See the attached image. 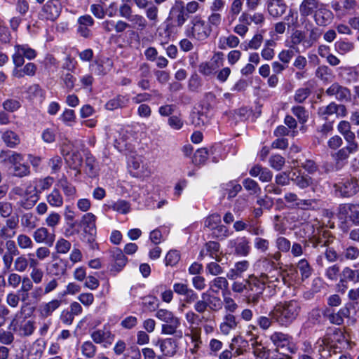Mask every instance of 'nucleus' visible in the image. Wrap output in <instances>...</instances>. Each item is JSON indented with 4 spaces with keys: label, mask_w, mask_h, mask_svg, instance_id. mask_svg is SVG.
Instances as JSON below:
<instances>
[{
    "label": "nucleus",
    "mask_w": 359,
    "mask_h": 359,
    "mask_svg": "<svg viewBox=\"0 0 359 359\" xmlns=\"http://www.w3.org/2000/svg\"><path fill=\"white\" fill-rule=\"evenodd\" d=\"M300 305L295 300L285 301L277 304L269 312V316L282 326H288L298 316Z\"/></svg>",
    "instance_id": "f257e3e1"
},
{
    "label": "nucleus",
    "mask_w": 359,
    "mask_h": 359,
    "mask_svg": "<svg viewBox=\"0 0 359 359\" xmlns=\"http://www.w3.org/2000/svg\"><path fill=\"white\" fill-rule=\"evenodd\" d=\"M212 32V28L201 16L191 18L187 27L185 34L187 37L202 41L207 39Z\"/></svg>",
    "instance_id": "f03ea898"
},
{
    "label": "nucleus",
    "mask_w": 359,
    "mask_h": 359,
    "mask_svg": "<svg viewBox=\"0 0 359 359\" xmlns=\"http://www.w3.org/2000/svg\"><path fill=\"white\" fill-rule=\"evenodd\" d=\"M155 316L161 321L165 323L162 325V334L172 335L176 333L177 330L180 327L181 323L180 319L175 316L174 313L164 309H158Z\"/></svg>",
    "instance_id": "7ed1b4c3"
},
{
    "label": "nucleus",
    "mask_w": 359,
    "mask_h": 359,
    "mask_svg": "<svg viewBox=\"0 0 359 359\" xmlns=\"http://www.w3.org/2000/svg\"><path fill=\"white\" fill-rule=\"evenodd\" d=\"M222 308V302L215 296H212L207 292L201 294V299L196 302L194 310L198 313H204L207 310L217 312Z\"/></svg>",
    "instance_id": "20e7f679"
},
{
    "label": "nucleus",
    "mask_w": 359,
    "mask_h": 359,
    "mask_svg": "<svg viewBox=\"0 0 359 359\" xmlns=\"http://www.w3.org/2000/svg\"><path fill=\"white\" fill-rule=\"evenodd\" d=\"M137 8L144 10L151 27H156L159 22V8L151 0H133Z\"/></svg>",
    "instance_id": "39448f33"
},
{
    "label": "nucleus",
    "mask_w": 359,
    "mask_h": 359,
    "mask_svg": "<svg viewBox=\"0 0 359 359\" xmlns=\"http://www.w3.org/2000/svg\"><path fill=\"white\" fill-rule=\"evenodd\" d=\"M36 56V52L31 48L28 45H15L14 46V53L12 55V60L15 66L22 67L25 63L24 58L32 60Z\"/></svg>",
    "instance_id": "423d86ee"
},
{
    "label": "nucleus",
    "mask_w": 359,
    "mask_h": 359,
    "mask_svg": "<svg viewBox=\"0 0 359 359\" xmlns=\"http://www.w3.org/2000/svg\"><path fill=\"white\" fill-rule=\"evenodd\" d=\"M325 94L334 97L341 102H348L351 100V93L349 88L340 85L337 82L333 83L327 90Z\"/></svg>",
    "instance_id": "0eeeda50"
},
{
    "label": "nucleus",
    "mask_w": 359,
    "mask_h": 359,
    "mask_svg": "<svg viewBox=\"0 0 359 359\" xmlns=\"http://www.w3.org/2000/svg\"><path fill=\"white\" fill-rule=\"evenodd\" d=\"M8 328L13 332L24 337L31 335L34 330V323L32 321L25 319L21 320L17 317L11 320Z\"/></svg>",
    "instance_id": "6e6552de"
},
{
    "label": "nucleus",
    "mask_w": 359,
    "mask_h": 359,
    "mask_svg": "<svg viewBox=\"0 0 359 359\" xmlns=\"http://www.w3.org/2000/svg\"><path fill=\"white\" fill-rule=\"evenodd\" d=\"M318 114L323 119H327L330 116L335 114L337 117H345L347 114V109L345 105L330 102L326 106L320 107L318 110Z\"/></svg>",
    "instance_id": "1a4fd4ad"
},
{
    "label": "nucleus",
    "mask_w": 359,
    "mask_h": 359,
    "mask_svg": "<svg viewBox=\"0 0 359 359\" xmlns=\"http://www.w3.org/2000/svg\"><path fill=\"white\" fill-rule=\"evenodd\" d=\"M32 237L35 243L51 247L55 243L56 236L54 232H50L46 227L41 226L34 230Z\"/></svg>",
    "instance_id": "9d476101"
},
{
    "label": "nucleus",
    "mask_w": 359,
    "mask_h": 359,
    "mask_svg": "<svg viewBox=\"0 0 359 359\" xmlns=\"http://www.w3.org/2000/svg\"><path fill=\"white\" fill-rule=\"evenodd\" d=\"M284 199L287 203L291 204L293 207L302 210H309L313 208L316 203L315 199H301L293 192H287L284 196Z\"/></svg>",
    "instance_id": "9b49d317"
},
{
    "label": "nucleus",
    "mask_w": 359,
    "mask_h": 359,
    "mask_svg": "<svg viewBox=\"0 0 359 359\" xmlns=\"http://www.w3.org/2000/svg\"><path fill=\"white\" fill-rule=\"evenodd\" d=\"M22 197V198L18 202V205L26 210H29L36 205L40 196L38 194L37 187H34L32 190L27 187L25 191V195Z\"/></svg>",
    "instance_id": "f8f14e48"
},
{
    "label": "nucleus",
    "mask_w": 359,
    "mask_h": 359,
    "mask_svg": "<svg viewBox=\"0 0 359 359\" xmlns=\"http://www.w3.org/2000/svg\"><path fill=\"white\" fill-rule=\"evenodd\" d=\"M323 6L320 0H302L299 6V15L302 18L313 15Z\"/></svg>",
    "instance_id": "ddd939ff"
},
{
    "label": "nucleus",
    "mask_w": 359,
    "mask_h": 359,
    "mask_svg": "<svg viewBox=\"0 0 359 359\" xmlns=\"http://www.w3.org/2000/svg\"><path fill=\"white\" fill-rule=\"evenodd\" d=\"M238 323L239 321L234 315L232 313H226L224 316L219 324V332L222 335L227 336L231 331L237 328Z\"/></svg>",
    "instance_id": "4468645a"
},
{
    "label": "nucleus",
    "mask_w": 359,
    "mask_h": 359,
    "mask_svg": "<svg viewBox=\"0 0 359 359\" xmlns=\"http://www.w3.org/2000/svg\"><path fill=\"white\" fill-rule=\"evenodd\" d=\"M287 4L283 0H268L266 9L269 15L273 18L281 17L286 11Z\"/></svg>",
    "instance_id": "2eb2a0df"
},
{
    "label": "nucleus",
    "mask_w": 359,
    "mask_h": 359,
    "mask_svg": "<svg viewBox=\"0 0 359 359\" xmlns=\"http://www.w3.org/2000/svg\"><path fill=\"white\" fill-rule=\"evenodd\" d=\"M357 151V150L346 146L339 149L337 152L332 154V157L335 162L334 167L332 169H341L346 163V161L348 158L350 154Z\"/></svg>",
    "instance_id": "dca6fc26"
},
{
    "label": "nucleus",
    "mask_w": 359,
    "mask_h": 359,
    "mask_svg": "<svg viewBox=\"0 0 359 359\" xmlns=\"http://www.w3.org/2000/svg\"><path fill=\"white\" fill-rule=\"evenodd\" d=\"M60 4L58 0L48 1L43 6L42 13L45 18L49 20H55L60 14Z\"/></svg>",
    "instance_id": "f3484780"
},
{
    "label": "nucleus",
    "mask_w": 359,
    "mask_h": 359,
    "mask_svg": "<svg viewBox=\"0 0 359 359\" xmlns=\"http://www.w3.org/2000/svg\"><path fill=\"white\" fill-rule=\"evenodd\" d=\"M220 245L215 241H209L205 243L204 248L200 252V257H204L209 255L212 259L220 262H222V256L220 252Z\"/></svg>",
    "instance_id": "a211bd4d"
},
{
    "label": "nucleus",
    "mask_w": 359,
    "mask_h": 359,
    "mask_svg": "<svg viewBox=\"0 0 359 359\" xmlns=\"http://www.w3.org/2000/svg\"><path fill=\"white\" fill-rule=\"evenodd\" d=\"M39 219L31 212H24L20 215V222L25 231L35 230L38 226Z\"/></svg>",
    "instance_id": "6ab92c4d"
},
{
    "label": "nucleus",
    "mask_w": 359,
    "mask_h": 359,
    "mask_svg": "<svg viewBox=\"0 0 359 359\" xmlns=\"http://www.w3.org/2000/svg\"><path fill=\"white\" fill-rule=\"evenodd\" d=\"M111 253L113 262L111 266V271L119 272L126 266L128 262L127 258L123 255L122 250L118 248H114L111 250Z\"/></svg>",
    "instance_id": "aec40b11"
},
{
    "label": "nucleus",
    "mask_w": 359,
    "mask_h": 359,
    "mask_svg": "<svg viewBox=\"0 0 359 359\" xmlns=\"http://www.w3.org/2000/svg\"><path fill=\"white\" fill-rule=\"evenodd\" d=\"M171 12L172 13H176L175 17V22L177 27H182L189 18V15L184 10V4L181 0H177L175 1V6L172 8Z\"/></svg>",
    "instance_id": "412c9836"
},
{
    "label": "nucleus",
    "mask_w": 359,
    "mask_h": 359,
    "mask_svg": "<svg viewBox=\"0 0 359 359\" xmlns=\"http://www.w3.org/2000/svg\"><path fill=\"white\" fill-rule=\"evenodd\" d=\"M90 337L95 344L104 342L111 344L114 339V334L109 329L104 327L103 329L93 331L90 334Z\"/></svg>",
    "instance_id": "4be33fe9"
},
{
    "label": "nucleus",
    "mask_w": 359,
    "mask_h": 359,
    "mask_svg": "<svg viewBox=\"0 0 359 359\" xmlns=\"http://www.w3.org/2000/svg\"><path fill=\"white\" fill-rule=\"evenodd\" d=\"M265 289L264 280L254 276H250L247 279L245 294L263 293Z\"/></svg>",
    "instance_id": "5701e85b"
},
{
    "label": "nucleus",
    "mask_w": 359,
    "mask_h": 359,
    "mask_svg": "<svg viewBox=\"0 0 359 359\" xmlns=\"http://www.w3.org/2000/svg\"><path fill=\"white\" fill-rule=\"evenodd\" d=\"M252 177H259L260 181L269 182L272 180L273 173L267 168H263L259 165H254L249 171Z\"/></svg>",
    "instance_id": "b1692460"
},
{
    "label": "nucleus",
    "mask_w": 359,
    "mask_h": 359,
    "mask_svg": "<svg viewBox=\"0 0 359 359\" xmlns=\"http://www.w3.org/2000/svg\"><path fill=\"white\" fill-rule=\"evenodd\" d=\"M191 339V347L189 351L192 354H196L202 344L201 330L198 327H192L190 333L186 334Z\"/></svg>",
    "instance_id": "393cba45"
},
{
    "label": "nucleus",
    "mask_w": 359,
    "mask_h": 359,
    "mask_svg": "<svg viewBox=\"0 0 359 359\" xmlns=\"http://www.w3.org/2000/svg\"><path fill=\"white\" fill-rule=\"evenodd\" d=\"M249 266V262L246 260L236 263L234 266L227 273V278L230 280H236L242 277L243 273L248 270Z\"/></svg>",
    "instance_id": "a878e982"
},
{
    "label": "nucleus",
    "mask_w": 359,
    "mask_h": 359,
    "mask_svg": "<svg viewBox=\"0 0 359 359\" xmlns=\"http://www.w3.org/2000/svg\"><path fill=\"white\" fill-rule=\"evenodd\" d=\"M128 21L130 22V27L135 29L140 32L145 30L148 26L151 27L146 15L144 17L140 14L136 13L134 14Z\"/></svg>",
    "instance_id": "bb28decb"
},
{
    "label": "nucleus",
    "mask_w": 359,
    "mask_h": 359,
    "mask_svg": "<svg viewBox=\"0 0 359 359\" xmlns=\"http://www.w3.org/2000/svg\"><path fill=\"white\" fill-rule=\"evenodd\" d=\"M36 71V65L32 62H28L22 68V67L15 66L13 70V75L16 78H22L25 76H32L35 74Z\"/></svg>",
    "instance_id": "cd10ccee"
},
{
    "label": "nucleus",
    "mask_w": 359,
    "mask_h": 359,
    "mask_svg": "<svg viewBox=\"0 0 359 359\" xmlns=\"http://www.w3.org/2000/svg\"><path fill=\"white\" fill-rule=\"evenodd\" d=\"M160 348L165 356H173L177 349V343L172 338H167L160 341Z\"/></svg>",
    "instance_id": "c85d7f7f"
},
{
    "label": "nucleus",
    "mask_w": 359,
    "mask_h": 359,
    "mask_svg": "<svg viewBox=\"0 0 359 359\" xmlns=\"http://www.w3.org/2000/svg\"><path fill=\"white\" fill-rule=\"evenodd\" d=\"M60 305L61 301L58 299H53L49 302L43 303L39 307L40 316L43 318L50 316Z\"/></svg>",
    "instance_id": "c756f323"
},
{
    "label": "nucleus",
    "mask_w": 359,
    "mask_h": 359,
    "mask_svg": "<svg viewBox=\"0 0 359 359\" xmlns=\"http://www.w3.org/2000/svg\"><path fill=\"white\" fill-rule=\"evenodd\" d=\"M57 185L62 190L66 197L74 198L76 194V187L63 175L57 180Z\"/></svg>",
    "instance_id": "7c9ffc66"
},
{
    "label": "nucleus",
    "mask_w": 359,
    "mask_h": 359,
    "mask_svg": "<svg viewBox=\"0 0 359 359\" xmlns=\"http://www.w3.org/2000/svg\"><path fill=\"white\" fill-rule=\"evenodd\" d=\"M239 39L235 35L222 36L218 40V47L221 50H225L228 48H233L238 46Z\"/></svg>",
    "instance_id": "2f4dec72"
},
{
    "label": "nucleus",
    "mask_w": 359,
    "mask_h": 359,
    "mask_svg": "<svg viewBox=\"0 0 359 359\" xmlns=\"http://www.w3.org/2000/svg\"><path fill=\"white\" fill-rule=\"evenodd\" d=\"M96 217L91 212L85 214L81 220V225L86 232L93 234L95 232Z\"/></svg>",
    "instance_id": "473e14b6"
},
{
    "label": "nucleus",
    "mask_w": 359,
    "mask_h": 359,
    "mask_svg": "<svg viewBox=\"0 0 359 359\" xmlns=\"http://www.w3.org/2000/svg\"><path fill=\"white\" fill-rule=\"evenodd\" d=\"M261 278L264 283L280 282V278H281L282 281L285 283V278L278 268L269 269L267 273L261 276Z\"/></svg>",
    "instance_id": "72a5a7b5"
},
{
    "label": "nucleus",
    "mask_w": 359,
    "mask_h": 359,
    "mask_svg": "<svg viewBox=\"0 0 359 359\" xmlns=\"http://www.w3.org/2000/svg\"><path fill=\"white\" fill-rule=\"evenodd\" d=\"M331 15L329 10L320 7L318 11L313 15L314 20L319 26H326L330 22Z\"/></svg>",
    "instance_id": "f704fd0d"
},
{
    "label": "nucleus",
    "mask_w": 359,
    "mask_h": 359,
    "mask_svg": "<svg viewBox=\"0 0 359 359\" xmlns=\"http://www.w3.org/2000/svg\"><path fill=\"white\" fill-rule=\"evenodd\" d=\"M128 102V99L123 95H118L110 100H109L106 104L105 108L107 110H114L118 108H122L126 106Z\"/></svg>",
    "instance_id": "c9c22d12"
},
{
    "label": "nucleus",
    "mask_w": 359,
    "mask_h": 359,
    "mask_svg": "<svg viewBox=\"0 0 359 359\" xmlns=\"http://www.w3.org/2000/svg\"><path fill=\"white\" fill-rule=\"evenodd\" d=\"M46 201L50 205L55 208L62 206L64 203L63 197L57 189H53L52 191L47 195Z\"/></svg>",
    "instance_id": "e433bc0d"
},
{
    "label": "nucleus",
    "mask_w": 359,
    "mask_h": 359,
    "mask_svg": "<svg viewBox=\"0 0 359 359\" xmlns=\"http://www.w3.org/2000/svg\"><path fill=\"white\" fill-rule=\"evenodd\" d=\"M210 290L215 293H218L219 290H226L228 288L229 283L225 277L219 276L215 278L209 283Z\"/></svg>",
    "instance_id": "4c0bfd02"
},
{
    "label": "nucleus",
    "mask_w": 359,
    "mask_h": 359,
    "mask_svg": "<svg viewBox=\"0 0 359 359\" xmlns=\"http://www.w3.org/2000/svg\"><path fill=\"white\" fill-rule=\"evenodd\" d=\"M292 182L300 189L309 187L312 184L311 177L307 175H297L295 172L290 177Z\"/></svg>",
    "instance_id": "58836bf2"
},
{
    "label": "nucleus",
    "mask_w": 359,
    "mask_h": 359,
    "mask_svg": "<svg viewBox=\"0 0 359 359\" xmlns=\"http://www.w3.org/2000/svg\"><path fill=\"white\" fill-rule=\"evenodd\" d=\"M16 242L19 249L22 250H31L34 247V241L25 233H20L16 237Z\"/></svg>",
    "instance_id": "ea45409f"
},
{
    "label": "nucleus",
    "mask_w": 359,
    "mask_h": 359,
    "mask_svg": "<svg viewBox=\"0 0 359 359\" xmlns=\"http://www.w3.org/2000/svg\"><path fill=\"white\" fill-rule=\"evenodd\" d=\"M2 140L7 147H15L20 143L18 135L11 130H6L2 133Z\"/></svg>",
    "instance_id": "a19ab883"
},
{
    "label": "nucleus",
    "mask_w": 359,
    "mask_h": 359,
    "mask_svg": "<svg viewBox=\"0 0 359 359\" xmlns=\"http://www.w3.org/2000/svg\"><path fill=\"white\" fill-rule=\"evenodd\" d=\"M250 247L248 240L243 237L235 244V253L239 256L245 257L250 253Z\"/></svg>",
    "instance_id": "79ce46f5"
},
{
    "label": "nucleus",
    "mask_w": 359,
    "mask_h": 359,
    "mask_svg": "<svg viewBox=\"0 0 359 359\" xmlns=\"http://www.w3.org/2000/svg\"><path fill=\"white\" fill-rule=\"evenodd\" d=\"M82 355L87 358H93L97 353L96 346L90 341H84L81 346Z\"/></svg>",
    "instance_id": "37998d69"
},
{
    "label": "nucleus",
    "mask_w": 359,
    "mask_h": 359,
    "mask_svg": "<svg viewBox=\"0 0 359 359\" xmlns=\"http://www.w3.org/2000/svg\"><path fill=\"white\" fill-rule=\"evenodd\" d=\"M321 32L318 27H313L309 31V36L306 37L304 47L306 48L313 46L320 39Z\"/></svg>",
    "instance_id": "c03bdc74"
},
{
    "label": "nucleus",
    "mask_w": 359,
    "mask_h": 359,
    "mask_svg": "<svg viewBox=\"0 0 359 359\" xmlns=\"http://www.w3.org/2000/svg\"><path fill=\"white\" fill-rule=\"evenodd\" d=\"M209 117L202 111L194 112L191 114V123L196 127H202L209 123Z\"/></svg>",
    "instance_id": "a18cd8bd"
},
{
    "label": "nucleus",
    "mask_w": 359,
    "mask_h": 359,
    "mask_svg": "<svg viewBox=\"0 0 359 359\" xmlns=\"http://www.w3.org/2000/svg\"><path fill=\"white\" fill-rule=\"evenodd\" d=\"M297 267L301 273L302 280L306 279L311 276L313 269L306 259L299 260Z\"/></svg>",
    "instance_id": "49530a36"
},
{
    "label": "nucleus",
    "mask_w": 359,
    "mask_h": 359,
    "mask_svg": "<svg viewBox=\"0 0 359 359\" xmlns=\"http://www.w3.org/2000/svg\"><path fill=\"white\" fill-rule=\"evenodd\" d=\"M85 172L90 177H93L97 175V163L94 157L90 155L86 156Z\"/></svg>",
    "instance_id": "de8ad7c7"
},
{
    "label": "nucleus",
    "mask_w": 359,
    "mask_h": 359,
    "mask_svg": "<svg viewBox=\"0 0 359 359\" xmlns=\"http://www.w3.org/2000/svg\"><path fill=\"white\" fill-rule=\"evenodd\" d=\"M28 268V259L24 255H18L13 263V270L18 273L25 272Z\"/></svg>",
    "instance_id": "09e8293b"
},
{
    "label": "nucleus",
    "mask_w": 359,
    "mask_h": 359,
    "mask_svg": "<svg viewBox=\"0 0 359 359\" xmlns=\"http://www.w3.org/2000/svg\"><path fill=\"white\" fill-rule=\"evenodd\" d=\"M109 208L121 214H128L130 211V204L125 200H118L113 203Z\"/></svg>",
    "instance_id": "8fccbe9b"
},
{
    "label": "nucleus",
    "mask_w": 359,
    "mask_h": 359,
    "mask_svg": "<svg viewBox=\"0 0 359 359\" xmlns=\"http://www.w3.org/2000/svg\"><path fill=\"white\" fill-rule=\"evenodd\" d=\"M335 50L340 55H345L354 48V45L351 42L345 41H338L334 43Z\"/></svg>",
    "instance_id": "3c124183"
},
{
    "label": "nucleus",
    "mask_w": 359,
    "mask_h": 359,
    "mask_svg": "<svg viewBox=\"0 0 359 359\" xmlns=\"http://www.w3.org/2000/svg\"><path fill=\"white\" fill-rule=\"evenodd\" d=\"M221 223V216L217 214H212L207 217L204 221L205 228L208 229L210 231H212Z\"/></svg>",
    "instance_id": "603ef678"
},
{
    "label": "nucleus",
    "mask_w": 359,
    "mask_h": 359,
    "mask_svg": "<svg viewBox=\"0 0 359 359\" xmlns=\"http://www.w3.org/2000/svg\"><path fill=\"white\" fill-rule=\"evenodd\" d=\"M270 339L277 347L284 346L288 342L287 336L282 332H274L271 335Z\"/></svg>",
    "instance_id": "864d4df0"
},
{
    "label": "nucleus",
    "mask_w": 359,
    "mask_h": 359,
    "mask_svg": "<svg viewBox=\"0 0 359 359\" xmlns=\"http://www.w3.org/2000/svg\"><path fill=\"white\" fill-rule=\"evenodd\" d=\"M311 93V90L309 88H300L296 90L294 100L298 103H302L308 98Z\"/></svg>",
    "instance_id": "5fc2aeb1"
},
{
    "label": "nucleus",
    "mask_w": 359,
    "mask_h": 359,
    "mask_svg": "<svg viewBox=\"0 0 359 359\" xmlns=\"http://www.w3.org/2000/svg\"><path fill=\"white\" fill-rule=\"evenodd\" d=\"M71 243L67 240L60 238L55 243V250L59 254H66L71 249Z\"/></svg>",
    "instance_id": "6e6d98bb"
},
{
    "label": "nucleus",
    "mask_w": 359,
    "mask_h": 359,
    "mask_svg": "<svg viewBox=\"0 0 359 359\" xmlns=\"http://www.w3.org/2000/svg\"><path fill=\"white\" fill-rule=\"evenodd\" d=\"M339 271V266L338 264H334L325 269V275L329 280L336 281L338 279Z\"/></svg>",
    "instance_id": "4d7b16f0"
},
{
    "label": "nucleus",
    "mask_w": 359,
    "mask_h": 359,
    "mask_svg": "<svg viewBox=\"0 0 359 359\" xmlns=\"http://www.w3.org/2000/svg\"><path fill=\"white\" fill-rule=\"evenodd\" d=\"M29 293L31 302L28 303L32 304L39 303L41 300L43 295L46 294L43 292L42 287L41 286L34 287V288L32 290H31Z\"/></svg>",
    "instance_id": "13d9d810"
},
{
    "label": "nucleus",
    "mask_w": 359,
    "mask_h": 359,
    "mask_svg": "<svg viewBox=\"0 0 359 359\" xmlns=\"http://www.w3.org/2000/svg\"><path fill=\"white\" fill-rule=\"evenodd\" d=\"M285 163V158L279 154L273 155L269 158L271 167L276 170H280L284 166Z\"/></svg>",
    "instance_id": "bf43d9fd"
},
{
    "label": "nucleus",
    "mask_w": 359,
    "mask_h": 359,
    "mask_svg": "<svg viewBox=\"0 0 359 359\" xmlns=\"http://www.w3.org/2000/svg\"><path fill=\"white\" fill-rule=\"evenodd\" d=\"M269 241L267 239L256 237L254 240V246L258 251L265 253L269 249Z\"/></svg>",
    "instance_id": "052dcab7"
},
{
    "label": "nucleus",
    "mask_w": 359,
    "mask_h": 359,
    "mask_svg": "<svg viewBox=\"0 0 359 359\" xmlns=\"http://www.w3.org/2000/svg\"><path fill=\"white\" fill-rule=\"evenodd\" d=\"M284 20L285 22H287L289 27L290 26L294 28L299 27V24L298 22V14L292 9L289 10L287 14L285 16Z\"/></svg>",
    "instance_id": "680f3d73"
},
{
    "label": "nucleus",
    "mask_w": 359,
    "mask_h": 359,
    "mask_svg": "<svg viewBox=\"0 0 359 359\" xmlns=\"http://www.w3.org/2000/svg\"><path fill=\"white\" fill-rule=\"evenodd\" d=\"M243 185L246 190L251 191V194H257L261 191L258 183L250 178L244 180Z\"/></svg>",
    "instance_id": "e2e57ef3"
},
{
    "label": "nucleus",
    "mask_w": 359,
    "mask_h": 359,
    "mask_svg": "<svg viewBox=\"0 0 359 359\" xmlns=\"http://www.w3.org/2000/svg\"><path fill=\"white\" fill-rule=\"evenodd\" d=\"M61 216L56 212H50L45 219L46 224L52 229H54L60 222Z\"/></svg>",
    "instance_id": "0e129e2a"
},
{
    "label": "nucleus",
    "mask_w": 359,
    "mask_h": 359,
    "mask_svg": "<svg viewBox=\"0 0 359 359\" xmlns=\"http://www.w3.org/2000/svg\"><path fill=\"white\" fill-rule=\"evenodd\" d=\"M343 275L350 281L359 283V269L353 270L349 267H346L343 270Z\"/></svg>",
    "instance_id": "69168bd1"
},
{
    "label": "nucleus",
    "mask_w": 359,
    "mask_h": 359,
    "mask_svg": "<svg viewBox=\"0 0 359 359\" xmlns=\"http://www.w3.org/2000/svg\"><path fill=\"white\" fill-rule=\"evenodd\" d=\"M343 257L348 260H355L359 257V249L355 246H349L344 250Z\"/></svg>",
    "instance_id": "338daca9"
},
{
    "label": "nucleus",
    "mask_w": 359,
    "mask_h": 359,
    "mask_svg": "<svg viewBox=\"0 0 359 359\" xmlns=\"http://www.w3.org/2000/svg\"><path fill=\"white\" fill-rule=\"evenodd\" d=\"M253 353L256 359H269L270 351L261 344H257L254 348Z\"/></svg>",
    "instance_id": "774afa93"
}]
</instances>
